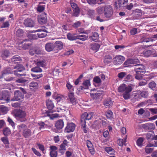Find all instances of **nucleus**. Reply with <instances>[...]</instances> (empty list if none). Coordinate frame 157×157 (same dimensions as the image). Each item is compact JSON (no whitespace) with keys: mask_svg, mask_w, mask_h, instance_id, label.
I'll use <instances>...</instances> for the list:
<instances>
[{"mask_svg":"<svg viewBox=\"0 0 157 157\" xmlns=\"http://www.w3.org/2000/svg\"><path fill=\"white\" fill-rule=\"evenodd\" d=\"M135 66L134 70L136 73L135 78L138 80L141 79L146 72L145 67L144 66L140 64H136Z\"/></svg>","mask_w":157,"mask_h":157,"instance_id":"f257e3e1","label":"nucleus"},{"mask_svg":"<svg viewBox=\"0 0 157 157\" xmlns=\"http://www.w3.org/2000/svg\"><path fill=\"white\" fill-rule=\"evenodd\" d=\"M13 116L18 121L20 122H25L27 121L25 118L26 113L21 109L15 110Z\"/></svg>","mask_w":157,"mask_h":157,"instance_id":"f03ea898","label":"nucleus"},{"mask_svg":"<svg viewBox=\"0 0 157 157\" xmlns=\"http://www.w3.org/2000/svg\"><path fill=\"white\" fill-rule=\"evenodd\" d=\"M14 70L13 71V74L19 77L21 76H25L26 74L21 73L25 70L24 67L21 64H18L13 67Z\"/></svg>","mask_w":157,"mask_h":157,"instance_id":"7ed1b4c3","label":"nucleus"},{"mask_svg":"<svg viewBox=\"0 0 157 157\" xmlns=\"http://www.w3.org/2000/svg\"><path fill=\"white\" fill-rule=\"evenodd\" d=\"M67 36L68 39L71 40L78 39L82 41H85L86 40L88 37L87 36L84 35H78L77 36H75V34H72L71 33H68Z\"/></svg>","mask_w":157,"mask_h":157,"instance_id":"20e7f679","label":"nucleus"},{"mask_svg":"<svg viewBox=\"0 0 157 157\" xmlns=\"http://www.w3.org/2000/svg\"><path fill=\"white\" fill-rule=\"evenodd\" d=\"M0 100L2 101L3 103H8L10 101V94L8 91L3 90L2 91Z\"/></svg>","mask_w":157,"mask_h":157,"instance_id":"39448f33","label":"nucleus"},{"mask_svg":"<svg viewBox=\"0 0 157 157\" xmlns=\"http://www.w3.org/2000/svg\"><path fill=\"white\" fill-rule=\"evenodd\" d=\"M103 93V91L99 90L96 93H90V95L91 98L94 100L99 101L101 100Z\"/></svg>","mask_w":157,"mask_h":157,"instance_id":"423d86ee","label":"nucleus"},{"mask_svg":"<svg viewBox=\"0 0 157 157\" xmlns=\"http://www.w3.org/2000/svg\"><path fill=\"white\" fill-rule=\"evenodd\" d=\"M104 14L106 18H109L111 17L113 13V10L112 7L110 5L104 6Z\"/></svg>","mask_w":157,"mask_h":157,"instance_id":"0eeeda50","label":"nucleus"},{"mask_svg":"<svg viewBox=\"0 0 157 157\" xmlns=\"http://www.w3.org/2000/svg\"><path fill=\"white\" fill-rule=\"evenodd\" d=\"M14 98L11 99V101H22L24 98V94L19 90L15 91L14 93Z\"/></svg>","mask_w":157,"mask_h":157,"instance_id":"6e6552de","label":"nucleus"},{"mask_svg":"<svg viewBox=\"0 0 157 157\" xmlns=\"http://www.w3.org/2000/svg\"><path fill=\"white\" fill-rule=\"evenodd\" d=\"M38 32L37 35L39 38H43L46 36L47 35V31L46 30L44 27L42 26L41 29H38L34 32Z\"/></svg>","mask_w":157,"mask_h":157,"instance_id":"1a4fd4ad","label":"nucleus"},{"mask_svg":"<svg viewBox=\"0 0 157 157\" xmlns=\"http://www.w3.org/2000/svg\"><path fill=\"white\" fill-rule=\"evenodd\" d=\"M93 113H85L82 114L81 117V123H86V120H89L90 119L93 117Z\"/></svg>","mask_w":157,"mask_h":157,"instance_id":"9d476101","label":"nucleus"},{"mask_svg":"<svg viewBox=\"0 0 157 157\" xmlns=\"http://www.w3.org/2000/svg\"><path fill=\"white\" fill-rule=\"evenodd\" d=\"M70 4L71 7L73 9V16L75 17L78 16L79 14L80 10L77 5L74 2H72L71 1Z\"/></svg>","mask_w":157,"mask_h":157,"instance_id":"9b49d317","label":"nucleus"},{"mask_svg":"<svg viewBox=\"0 0 157 157\" xmlns=\"http://www.w3.org/2000/svg\"><path fill=\"white\" fill-rule=\"evenodd\" d=\"M124 58L122 56L119 55L116 56L114 59L113 61L114 65L121 64L124 60Z\"/></svg>","mask_w":157,"mask_h":157,"instance_id":"f8f14e48","label":"nucleus"},{"mask_svg":"<svg viewBox=\"0 0 157 157\" xmlns=\"http://www.w3.org/2000/svg\"><path fill=\"white\" fill-rule=\"evenodd\" d=\"M13 69H14L13 67L11 68L10 67L5 68V69L2 72V75H0V78H2L4 77V75L6 74H13Z\"/></svg>","mask_w":157,"mask_h":157,"instance_id":"ddd939ff","label":"nucleus"},{"mask_svg":"<svg viewBox=\"0 0 157 157\" xmlns=\"http://www.w3.org/2000/svg\"><path fill=\"white\" fill-rule=\"evenodd\" d=\"M55 44L52 43H47L45 45V50L48 52L53 51H55Z\"/></svg>","mask_w":157,"mask_h":157,"instance_id":"4468645a","label":"nucleus"},{"mask_svg":"<svg viewBox=\"0 0 157 157\" xmlns=\"http://www.w3.org/2000/svg\"><path fill=\"white\" fill-rule=\"evenodd\" d=\"M46 14L45 13H43L40 15L38 18V21L41 24L45 23L47 21Z\"/></svg>","mask_w":157,"mask_h":157,"instance_id":"2eb2a0df","label":"nucleus"},{"mask_svg":"<svg viewBox=\"0 0 157 157\" xmlns=\"http://www.w3.org/2000/svg\"><path fill=\"white\" fill-rule=\"evenodd\" d=\"M75 127V124L73 123L68 124L65 128V131L67 132H72L74 130Z\"/></svg>","mask_w":157,"mask_h":157,"instance_id":"dca6fc26","label":"nucleus"},{"mask_svg":"<svg viewBox=\"0 0 157 157\" xmlns=\"http://www.w3.org/2000/svg\"><path fill=\"white\" fill-rule=\"evenodd\" d=\"M21 45H22V49L25 50L29 47L31 44L29 40L25 39L22 41Z\"/></svg>","mask_w":157,"mask_h":157,"instance_id":"f3484780","label":"nucleus"},{"mask_svg":"<svg viewBox=\"0 0 157 157\" xmlns=\"http://www.w3.org/2000/svg\"><path fill=\"white\" fill-rule=\"evenodd\" d=\"M68 97L67 99L69 100L70 102L73 105H75L76 104V100L74 97V93L73 92H69L68 93Z\"/></svg>","mask_w":157,"mask_h":157,"instance_id":"a211bd4d","label":"nucleus"},{"mask_svg":"<svg viewBox=\"0 0 157 157\" xmlns=\"http://www.w3.org/2000/svg\"><path fill=\"white\" fill-rule=\"evenodd\" d=\"M24 24L26 27H31L34 26L35 23L31 19L27 18L24 21Z\"/></svg>","mask_w":157,"mask_h":157,"instance_id":"6ab92c4d","label":"nucleus"},{"mask_svg":"<svg viewBox=\"0 0 157 157\" xmlns=\"http://www.w3.org/2000/svg\"><path fill=\"white\" fill-rule=\"evenodd\" d=\"M55 49H56L55 52H57L59 50L62 49L63 47V43L59 41H57L55 42Z\"/></svg>","mask_w":157,"mask_h":157,"instance_id":"aec40b11","label":"nucleus"},{"mask_svg":"<svg viewBox=\"0 0 157 157\" xmlns=\"http://www.w3.org/2000/svg\"><path fill=\"white\" fill-rule=\"evenodd\" d=\"M139 62L138 59H129L126 61L124 63V67H128L130 64H134Z\"/></svg>","mask_w":157,"mask_h":157,"instance_id":"412c9836","label":"nucleus"},{"mask_svg":"<svg viewBox=\"0 0 157 157\" xmlns=\"http://www.w3.org/2000/svg\"><path fill=\"white\" fill-rule=\"evenodd\" d=\"M64 125V122L61 119L57 121L55 124L56 127L58 129H62Z\"/></svg>","mask_w":157,"mask_h":157,"instance_id":"4be33fe9","label":"nucleus"},{"mask_svg":"<svg viewBox=\"0 0 157 157\" xmlns=\"http://www.w3.org/2000/svg\"><path fill=\"white\" fill-rule=\"evenodd\" d=\"M83 86H81L80 87V89L82 90L85 89H88L89 86H90V81L89 80H85L83 83Z\"/></svg>","mask_w":157,"mask_h":157,"instance_id":"5701e85b","label":"nucleus"},{"mask_svg":"<svg viewBox=\"0 0 157 157\" xmlns=\"http://www.w3.org/2000/svg\"><path fill=\"white\" fill-rule=\"evenodd\" d=\"M128 2V0H119L117 2H115V5L117 8L118 4L119 7H123L124 6L125 4H126Z\"/></svg>","mask_w":157,"mask_h":157,"instance_id":"b1692460","label":"nucleus"},{"mask_svg":"<svg viewBox=\"0 0 157 157\" xmlns=\"http://www.w3.org/2000/svg\"><path fill=\"white\" fill-rule=\"evenodd\" d=\"M100 45L97 43L92 44L90 45V49L94 51V52H97L100 48Z\"/></svg>","mask_w":157,"mask_h":157,"instance_id":"393cba45","label":"nucleus"},{"mask_svg":"<svg viewBox=\"0 0 157 157\" xmlns=\"http://www.w3.org/2000/svg\"><path fill=\"white\" fill-rule=\"evenodd\" d=\"M46 103L47 107L49 110H52L54 108V105L51 100H47Z\"/></svg>","mask_w":157,"mask_h":157,"instance_id":"a878e982","label":"nucleus"},{"mask_svg":"<svg viewBox=\"0 0 157 157\" xmlns=\"http://www.w3.org/2000/svg\"><path fill=\"white\" fill-rule=\"evenodd\" d=\"M27 128V126L24 124H21L17 126V129L19 132H23Z\"/></svg>","mask_w":157,"mask_h":157,"instance_id":"bb28decb","label":"nucleus"},{"mask_svg":"<svg viewBox=\"0 0 157 157\" xmlns=\"http://www.w3.org/2000/svg\"><path fill=\"white\" fill-rule=\"evenodd\" d=\"M104 105L106 107H110L113 105L112 101L110 99L105 100L104 102Z\"/></svg>","mask_w":157,"mask_h":157,"instance_id":"cd10ccee","label":"nucleus"},{"mask_svg":"<svg viewBox=\"0 0 157 157\" xmlns=\"http://www.w3.org/2000/svg\"><path fill=\"white\" fill-rule=\"evenodd\" d=\"M89 38L91 39L92 40L97 42L99 39V35L97 32H94L92 36L89 37Z\"/></svg>","mask_w":157,"mask_h":157,"instance_id":"c85d7f7f","label":"nucleus"},{"mask_svg":"<svg viewBox=\"0 0 157 157\" xmlns=\"http://www.w3.org/2000/svg\"><path fill=\"white\" fill-rule=\"evenodd\" d=\"M21 57L18 56H15L11 59V62L13 63H16L17 61H21Z\"/></svg>","mask_w":157,"mask_h":157,"instance_id":"c756f323","label":"nucleus"},{"mask_svg":"<svg viewBox=\"0 0 157 157\" xmlns=\"http://www.w3.org/2000/svg\"><path fill=\"white\" fill-rule=\"evenodd\" d=\"M112 59V58L110 56L107 55L105 56L104 62L106 64H108L111 63Z\"/></svg>","mask_w":157,"mask_h":157,"instance_id":"7c9ffc66","label":"nucleus"},{"mask_svg":"<svg viewBox=\"0 0 157 157\" xmlns=\"http://www.w3.org/2000/svg\"><path fill=\"white\" fill-rule=\"evenodd\" d=\"M67 141L66 140H64L63 141V143L60 145L61 150H66V146H67Z\"/></svg>","mask_w":157,"mask_h":157,"instance_id":"2f4dec72","label":"nucleus"},{"mask_svg":"<svg viewBox=\"0 0 157 157\" xmlns=\"http://www.w3.org/2000/svg\"><path fill=\"white\" fill-rule=\"evenodd\" d=\"M3 134L6 136H8L11 133L10 130L8 127L4 128L3 130Z\"/></svg>","mask_w":157,"mask_h":157,"instance_id":"473e14b6","label":"nucleus"},{"mask_svg":"<svg viewBox=\"0 0 157 157\" xmlns=\"http://www.w3.org/2000/svg\"><path fill=\"white\" fill-rule=\"evenodd\" d=\"M23 135L25 138H28L31 135L30 130L27 128L23 132Z\"/></svg>","mask_w":157,"mask_h":157,"instance_id":"72a5a7b5","label":"nucleus"},{"mask_svg":"<svg viewBox=\"0 0 157 157\" xmlns=\"http://www.w3.org/2000/svg\"><path fill=\"white\" fill-rule=\"evenodd\" d=\"M1 140L6 145V147H8V144H9V141L8 138L6 137H4L1 138Z\"/></svg>","mask_w":157,"mask_h":157,"instance_id":"f704fd0d","label":"nucleus"},{"mask_svg":"<svg viewBox=\"0 0 157 157\" xmlns=\"http://www.w3.org/2000/svg\"><path fill=\"white\" fill-rule=\"evenodd\" d=\"M9 110L8 108L6 106L2 105L0 107V111L3 113L4 114H6L7 113Z\"/></svg>","mask_w":157,"mask_h":157,"instance_id":"c9c22d12","label":"nucleus"},{"mask_svg":"<svg viewBox=\"0 0 157 157\" xmlns=\"http://www.w3.org/2000/svg\"><path fill=\"white\" fill-rule=\"evenodd\" d=\"M153 52L151 50H145L143 53L145 56L148 57L151 55Z\"/></svg>","mask_w":157,"mask_h":157,"instance_id":"e433bc0d","label":"nucleus"},{"mask_svg":"<svg viewBox=\"0 0 157 157\" xmlns=\"http://www.w3.org/2000/svg\"><path fill=\"white\" fill-rule=\"evenodd\" d=\"M154 137V134L152 132H149L147 134L146 138L148 140H152Z\"/></svg>","mask_w":157,"mask_h":157,"instance_id":"4c0bfd02","label":"nucleus"},{"mask_svg":"<svg viewBox=\"0 0 157 157\" xmlns=\"http://www.w3.org/2000/svg\"><path fill=\"white\" fill-rule=\"evenodd\" d=\"M97 11L99 14H102L104 13V7L99 6L97 9Z\"/></svg>","mask_w":157,"mask_h":157,"instance_id":"58836bf2","label":"nucleus"},{"mask_svg":"<svg viewBox=\"0 0 157 157\" xmlns=\"http://www.w3.org/2000/svg\"><path fill=\"white\" fill-rule=\"evenodd\" d=\"M148 87L153 90H154L156 86V84L154 81L150 82L148 84Z\"/></svg>","mask_w":157,"mask_h":157,"instance_id":"ea45409f","label":"nucleus"},{"mask_svg":"<svg viewBox=\"0 0 157 157\" xmlns=\"http://www.w3.org/2000/svg\"><path fill=\"white\" fill-rule=\"evenodd\" d=\"M31 71L35 72H39L42 71V69L39 67H36L32 68Z\"/></svg>","mask_w":157,"mask_h":157,"instance_id":"a19ab883","label":"nucleus"},{"mask_svg":"<svg viewBox=\"0 0 157 157\" xmlns=\"http://www.w3.org/2000/svg\"><path fill=\"white\" fill-rule=\"evenodd\" d=\"M9 55V52L8 51L6 50L4 51L2 53L1 56L3 58L7 57Z\"/></svg>","mask_w":157,"mask_h":157,"instance_id":"79ce46f5","label":"nucleus"},{"mask_svg":"<svg viewBox=\"0 0 157 157\" xmlns=\"http://www.w3.org/2000/svg\"><path fill=\"white\" fill-rule=\"evenodd\" d=\"M66 87L70 91V92H73L74 90L73 87L69 83H67L66 84Z\"/></svg>","mask_w":157,"mask_h":157,"instance_id":"37998d69","label":"nucleus"},{"mask_svg":"<svg viewBox=\"0 0 157 157\" xmlns=\"http://www.w3.org/2000/svg\"><path fill=\"white\" fill-rule=\"evenodd\" d=\"M125 86H126L125 84H122L118 87V91L120 92H121L124 91L125 89Z\"/></svg>","mask_w":157,"mask_h":157,"instance_id":"c03bdc74","label":"nucleus"},{"mask_svg":"<svg viewBox=\"0 0 157 157\" xmlns=\"http://www.w3.org/2000/svg\"><path fill=\"white\" fill-rule=\"evenodd\" d=\"M29 38L31 40H36L38 37V35L36 34H30L28 36Z\"/></svg>","mask_w":157,"mask_h":157,"instance_id":"a18cd8bd","label":"nucleus"},{"mask_svg":"<svg viewBox=\"0 0 157 157\" xmlns=\"http://www.w3.org/2000/svg\"><path fill=\"white\" fill-rule=\"evenodd\" d=\"M143 139L142 138H139L137 141V145L139 146H141L143 142Z\"/></svg>","mask_w":157,"mask_h":157,"instance_id":"49530a36","label":"nucleus"},{"mask_svg":"<svg viewBox=\"0 0 157 157\" xmlns=\"http://www.w3.org/2000/svg\"><path fill=\"white\" fill-rule=\"evenodd\" d=\"M117 142L118 145L121 146H123L124 144L126 145L125 144V143L124 141V140L122 139H118L117 141Z\"/></svg>","mask_w":157,"mask_h":157,"instance_id":"de8ad7c7","label":"nucleus"},{"mask_svg":"<svg viewBox=\"0 0 157 157\" xmlns=\"http://www.w3.org/2000/svg\"><path fill=\"white\" fill-rule=\"evenodd\" d=\"M113 113L110 110H108L107 112L106 116L108 118L110 119L112 117Z\"/></svg>","mask_w":157,"mask_h":157,"instance_id":"09e8293b","label":"nucleus"},{"mask_svg":"<svg viewBox=\"0 0 157 157\" xmlns=\"http://www.w3.org/2000/svg\"><path fill=\"white\" fill-rule=\"evenodd\" d=\"M132 87L130 86H128L127 87L125 86V89L124 91L125 93H128L132 91Z\"/></svg>","mask_w":157,"mask_h":157,"instance_id":"8fccbe9b","label":"nucleus"},{"mask_svg":"<svg viewBox=\"0 0 157 157\" xmlns=\"http://www.w3.org/2000/svg\"><path fill=\"white\" fill-rule=\"evenodd\" d=\"M29 86L31 87L36 88L38 86V84L36 82H33L30 84Z\"/></svg>","mask_w":157,"mask_h":157,"instance_id":"3c124183","label":"nucleus"},{"mask_svg":"<svg viewBox=\"0 0 157 157\" xmlns=\"http://www.w3.org/2000/svg\"><path fill=\"white\" fill-rule=\"evenodd\" d=\"M81 23L80 21H77L74 23L72 26L73 27L75 28H77L78 27L80 26L81 25Z\"/></svg>","mask_w":157,"mask_h":157,"instance_id":"603ef678","label":"nucleus"},{"mask_svg":"<svg viewBox=\"0 0 157 157\" xmlns=\"http://www.w3.org/2000/svg\"><path fill=\"white\" fill-rule=\"evenodd\" d=\"M145 150V152L147 154H150L153 151V148L146 147Z\"/></svg>","mask_w":157,"mask_h":157,"instance_id":"864d4df0","label":"nucleus"},{"mask_svg":"<svg viewBox=\"0 0 157 157\" xmlns=\"http://www.w3.org/2000/svg\"><path fill=\"white\" fill-rule=\"evenodd\" d=\"M8 121L9 122V124L12 126V127L13 128H14L15 126V123L13 121L12 119L10 117H8Z\"/></svg>","mask_w":157,"mask_h":157,"instance_id":"5fc2aeb1","label":"nucleus"},{"mask_svg":"<svg viewBox=\"0 0 157 157\" xmlns=\"http://www.w3.org/2000/svg\"><path fill=\"white\" fill-rule=\"evenodd\" d=\"M9 26V21H7L5 22H3L1 26V28L8 27Z\"/></svg>","mask_w":157,"mask_h":157,"instance_id":"6e6d98bb","label":"nucleus"},{"mask_svg":"<svg viewBox=\"0 0 157 157\" xmlns=\"http://www.w3.org/2000/svg\"><path fill=\"white\" fill-rule=\"evenodd\" d=\"M126 75V73L124 72H121L118 74V76L120 79H122Z\"/></svg>","mask_w":157,"mask_h":157,"instance_id":"4d7b16f0","label":"nucleus"},{"mask_svg":"<svg viewBox=\"0 0 157 157\" xmlns=\"http://www.w3.org/2000/svg\"><path fill=\"white\" fill-rule=\"evenodd\" d=\"M50 155L52 157H56L57 155V152L56 151H51Z\"/></svg>","mask_w":157,"mask_h":157,"instance_id":"13d9d810","label":"nucleus"},{"mask_svg":"<svg viewBox=\"0 0 157 157\" xmlns=\"http://www.w3.org/2000/svg\"><path fill=\"white\" fill-rule=\"evenodd\" d=\"M32 75L35 79H38L43 76L42 74L39 75L32 74Z\"/></svg>","mask_w":157,"mask_h":157,"instance_id":"bf43d9fd","label":"nucleus"},{"mask_svg":"<svg viewBox=\"0 0 157 157\" xmlns=\"http://www.w3.org/2000/svg\"><path fill=\"white\" fill-rule=\"evenodd\" d=\"M141 96L144 98H147L148 95V93L146 91H143L140 93Z\"/></svg>","mask_w":157,"mask_h":157,"instance_id":"052dcab7","label":"nucleus"},{"mask_svg":"<svg viewBox=\"0 0 157 157\" xmlns=\"http://www.w3.org/2000/svg\"><path fill=\"white\" fill-rule=\"evenodd\" d=\"M94 81L97 83H99L101 82V79L98 76H96L94 77L93 79Z\"/></svg>","mask_w":157,"mask_h":157,"instance_id":"680f3d73","label":"nucleus"},{"mask_svg":"<svg viewBox=\"0 0 157 157\" xmlns=\"http://www.w3.org/2000/svg\"><path fill=\"white\" fill-rule=\"evenodd\" d=\"M83 77L82 75H81L79 77L76 79V81L75 82V84L76 85L78 84L79 82L80 81V79L82 78Z\"/></svg>","mask_w":157,"mask_h":157,"instance_id":"e2e57ef3","label":"nucleus"},{"mask_svg":"<svg viewBox=\"0 0 157 157\" xmlns=\"http://www.w3.org/2000/svg\"><path fill=\"white\" fill-rule=\"evenodd\" d=\"M78 31L79 33L87 34L86 31H85L83 28H79L78 30Z\"/></svg>","mask_w":157,"mask_h":157,"instance_id":"0e129e2a","label":"nucleus"},{"mask_svg":"<svg viewBox=\"0 0 157 157\" xmlns=\"http://www.w3.org/2000/svg\"><path fill=\"white\" fill-rule=\"evenodd\" d=\"M48 116L50 117L51 119H53L55 118H56L59 116V115L58 114H53L51 115H48Z\"/></svg>","mask_w":157,"mask_h":157,"instance_id":"69168bd1","label":"nucleus"},{"mask_svg":"<svg viewBox=\"0 0 157 157\" xmlns=\"http://www.w3.org/2000/svg\"><path fill=\"white\" fill-rule=\"evenodd\" d=\"M23 33V31L21 29H18L16 35L17 36H19L22 35Z\"/></svg>","mask_w":157,"mask_h":157,"instance_id":"338daca9","label":"nucleus"},{"mask_svg":"<svg viewBox=\"0 0 157 157\" xmlns=\"http://www.w3.org/2000/svg\"><path fill=\"white\" fill-rule=\"evenodd\" d=\"M87 2L90 5H94L97 3V0H87Z\"/></svg>","mask_w":157,"mask_h":157,"instance_id":"774afa93","label":"nucleus"}]
</instances>
